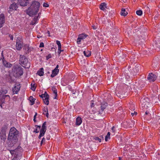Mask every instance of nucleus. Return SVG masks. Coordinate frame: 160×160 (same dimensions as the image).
Wrapping results in <instances>:
<instances>
[{
	"label": "nucleus",
	"mask_w": 160,
	"mask_h": 160,
	"mask_svg": "<svg viewBox=\"0 0 160 160\" xmlns=\"http://www.w3.org/2000/svg\"><path fill=\"white\" fill-rule=\"evenodd\" d=\"M18 131L14 127L11 128L8 138V139L9 141V147H12L17 142L18 140Z\"/></svg>",
	"instance_id": "obj_1"
},
{
	"label": "nucleus",
	"mask_w": 160,
	"mask_h": 160,
	"mask_svg": "<svg viewBox=\"0 0 160 160\" xmlns=\"http://www.w3.org/2000/svg\"><path fill=\"white\" fill-rule=\"evenodd\" d=\"M40 6V3L38 2H32L30 6L27 10V14L30 16L36 15L39 11Z\"/></svg>",
	"instance_id": "obj_2"
},
{
	"label": "nucleus",
	"mask_w": 160,
	"mask_h": 160,
	"mask_svg": "<svg viewBox=\"0 0 160 160\" xmlns=\"http://www.w3.org/2000/svg\"><path fill=\"white\" fill-rule=\"evenodd\" d=\"M12 70L16 77L21 76L23 74V68L20 66H14Z\"/></svg>",
	"instance_id": "obj_3"
},
{
	"label": "nucleus",
	"mask_w": 160,
	"mask_h": 160,
	"mask_svg": "<svg viewBox=\"0 0 160 160\" xmlns=\"http://www.w3.org/2000/svg\"><path fill=\"white\" fill-rule=\"evenodd\" d=\"M19 62L21 64L24 65V67H27V68H29L30 66V63L28 62V58L24 55H20Z\"/></svg>",
	"instance_id": "obj_4"
},
{
	"label": "nucleus",
	"mask_w": 160,
	"mask_h": 160,
	"mask_svg": "<svg viewBox=\"0 0 160 160\" xmlns=\"http://www.w3.org/2000/svg\"><path fill=\"white\" fill-rule=\"evenodd\" d=\"M31 2V0H18L19 4L22 7H25L29 5Z\"/></svg>",
	"instance_id": "obj_5"
},
{
	"label": "nucleus",
	"mask_w": 160,
	"mask_h": 160,
	"mask_svg": "<svg viewBox=\"0 0 160 160\" xmlns=\"http://www.w3.org/2000/svg\"><path fill=\"white\" fill-rule=\"evenodd\" d=\"M116 95L117 96L119 97L120 98H122L126 97L127 96L128 94L127 92L120 89L116 94Z\"/></svg>",
	"instance_id": "obj_6"
},
{
	"label": "nucleus",
	"mask_w": 160,
	"mask_h": 160,
	"mask_svg": "<svg viewBox=\"0 0 160 160\" xmlns=\"http://www.w3.org/2000/svg\"><path fill=\"white\" fill-rule=\"evenodd\" d=\"M6 98H8V100L9 101L10 98L9 95H3L1 98L0 99V106L2 108V104L5 103L6 101L5 100Z\"/></svg>",
	"instance_id": "obj_7"
},
{
	"label": "nucleus",
	"mask_w": 160,
	"mask_h": 160,
	"mask_svg": "<svg viewBox=\"0 0 160 160\" xmlns=\"http://www.w3.org/2000/svg\"><path fill=\"white\" fill-rule=\"evenodd\" d=\"M107 105L108 103L106 102H103L101 104V109L99 110L98 114L101 115L102 114L103 111L106 108Z\"/></svg>",
	"instance_id": "obj_8"
},
{
	"label": "nucleus",
	"mask_w": 160,
	"mask_h": 160,
	"mask_svg": "<svg viewBox=\"0 0 160 160\" xmlns=\"http://www.w3.org/2000/svg\"><path fill=\"white\" fill-rule=\"evenodd\" d=\"M157 77L156 75L151 73L149 74L148 75L147 79L149 80L150 82H154L156 79Z\"/></svg>",
	"instance_id": "obj_9"
},
{
	"label": "nucleus",
	"mask_w": 160,
	"mask_h": 160,
	"mask_svg": "<svg viewBox=\"0 0 160 160\" xmlns=\"http://www.w3.org/2000/svg\"><path fill=\"white\" fill-rule=\"evenodd\" d=\"M20 88V84H15V86L12 89V91L13 93H17L19 91Z\"/></svg>",
	"instance_id": "obj_10"
},
{
	"label": "nucleus",
	"mask_w": 160,
	"mask_h": 160,
	"mask_svg": "<svg viewBox=\"0 0 160 160\" xmlns=\"http://www.w3.org/2000/svg\"><path fill=\"white\" fill-rule=\"evenodd\" d=\"M15 150H17L15 152L16 156L18 157L21 155V152H22V148L20 146H18Z\"/></svg>",
	"instance_id": "obj_11"
},
{
	"label": "nucleus",
	"mask_w": 160,
	"mask_h": 160,
	"mask_svg": "<svg viewBox=\"0 0 160 160\" xmlns=\"http://www.w3.org/2000/svg\"><path fill=\"white\" fill-rule=\"evenodd\" d=\"M23 46V42L20 41H16V48L17 50H20Z\"/></svg>",
	"instance_id": "obj_12"
},
{
	"label": "nucleus",
	"mask_w": 160,
	"mask_h": 160,
	"mask_svg": "<svg viewBox=\"0 0 160 160\" xmlns=\"http://www.w3.org/2000/svg\"><path fill=\"white\" fill-rule=\"evenodd\" d=\"M18 8V4L15 2H13L9 7L10 9L12 10H16Z\"/></svg>",
	"instance_id": "obj_13"
},
{
	"label": "nucleus",
	"mask_w": 160,
	"mask_h": 160,
	"mask_svg": "<svg viewBox=\"0 0 160 160\" xmlns=\"http://www.w3.org/2000/svg\"><path fill=\"white\" fill-rule=\"evenodd\" d=\"M45 93H46V98L43 99L44 103L47 105H48L49 104V101L48 99L49 98V95L46 92H45Z\"/></svg>",
	"instance_id": "obj_14"
},
{
	"label": "nucleus",
	"mask_w": 160,
	"mask_h": 160,
	"mask_svg": "<svg viewBox=\"0 0 160 160\" xmlns=\"http://www.w3.org/2000/svg\"><path fill=\"white\" fill-rule=\"evenodd\" d=\"M82 121L81 118L80 117H78L76 119V125L77 126L80 125L82 123Z\"/></svg>",
	"instance_id": "obj_15"
},
{
	"label": "nucleus",
	"mask_w": 160,
	"mask_h": 160,
	"mask_svg": "<svg viewBox=\"0 0 160 160\" xmlns=\"http://www.w3.org/2000/svg\"><path fill=\"white\" fill-rule=\"evenodd\" d=\"M59 70H57L56 69H54L52 71V74L51 75L52 78H53L57 75L59 72Z\"/></svg>",
	"instance_id": "obj_16"
},
{
	"label": "nucleus",
	"mask_w": 160,
	"mask_h": 160,
	"mask_svg": "<svg viewBox=\"0 0 160 160\" xmlns=\"http://www.w3.org/2000/svg\"><path fill=\"white\" fill-rule=\"evenodd\" d=\"M1 142H4L6 139V134L0 133Z\"/></svg>",
	"instance_id": "obj_17"
},
{
	"label": "nucleus",
	"mask_w": 160,
	"mask_h": 160,
	"mask_svg": "<svg viewBox=\"0 0 160 160\" xmlns=\"http://www.w3.org/2000/svg\"><path fill=\"white\" fill-rule=\"evenodd\" d=\"M2 63L3 65L6 67H11L12 65L11 64L8 62L7 61L4 60H3Z\"/></svg>",
	"instance_id": "obj_18"
},
{
	"label": "nucleus",
	"mask_w": 160,
	"mask_h": 160,
	"mask_svg": "<svg viewBox=\"0 0 160 160\" xmlns=\"http://www.w3.org/2000/svg\"><path fill=\"white\" fill-rule=\"evenodd\" d=\"M7 128V126L6 125H4L1 128V130L0 133L6 134V132Z\"/></svg>",
	"instance_id": "obj_19"
},
{
	"label": "nucleus",
	"mask_w": 160,
	"mask_h": 160,
	"mask_svg": "<svg viewBox=\"0 0 160 160\" xmlns=\"http://www.w3.org/2000/svg\"><path fill=\"white\" fill-rule=\"evenodd\" d=\"M37 74L40 76H43L44 74L43 68H41L37 72Z\"/></svg>",
	"instance_id": "obj_20"
},
{
	"label": "nucleus",
	"mask_w": 160,
	"mask_h": 160,
	"mask_svg": "<svg viewBox=\"0 0 160 160\" xmlns=\"http://www.w3.org/2000/svg\"><path fill=\"white\" fill-rule=\"evenodd\" d=\"M2 23H5V17L3 14H1L0 15V22Z\"/></svg>",
	"instance_id": "obj_21"
},
{
	"label": "nucleus",
	"mask_w": 160,
	"mask_h": 160,
	"mask_svg": "<svg viewBox=\"0 0 160 160\" xmlns=\"http://www.w3.org/2000/svg\"><path fill=\"white\" fill-rule=\"evenodd\" d=\"M128 14V13L126 12V10L125 9L122 8L121 9V15L122 16H126Z\"/></svg>",
	"instance_id": "obj_22"
},
{
	"label": "nucleus",
	"mask_w": 160,
	"mask_h": 160,
	"mask_svg": "<svg viewBox=\"0 0 160 160\" xmlns=\"http://www.w3.org/2000/svg\"><path fill=\"white\" fill-rule=\"evenodd\" d=\"M43 113L46 115L47 118L48 117V108H44L43 109Z\"/></svg>",
	"instance_id": "obj_23"
},
{
	"label": "nucleus",
	"mask_w": 160,
	"mask_h": 160,
	"mask_svg": "<svg viewBox=\"0 0 160 160\" xmlns=\"http://www.w3.org/2000/svg\"><path fill=\"white\" fill-rule=\"evenodd\" d=\"M52 90L53 91V93L55 94V97L54 98V99H56V97L57 96V91L56 88L54 87H52Z\"/></svg>",
	"instance_id": "obj_24"
},
{
	"label": "nucleus",
	"mask_w": 160,
	"mask_h": 160,
	"mask_svg": "<svg viewBox=\"0 0 160 160\" xmlns=\"http://www.w3.org/2000/svg\"><path fill=\"white\" fill-rule=\"evenodd\" d=\"M83 54L84 55L87 57H89L91 55V52L88 50H87V51H84L83 52Z\"/></svg>",
	"instance_id": "obj_25"
},
{
	"label": "nucleus",
	"mask_w": 160,
	"mask_h": 160,
	"mask_svg": "<svg viewBox=\"0 0 160 160\" xmlns=\"http://www.w3.org/2000/svg\"><path fill=\"white\" fill-rule=\"evenodd\" d=\"M106 4L105 2L102 3L100 5V9L102 10H104L105 8H106Z\"/></svg>",
	"instance_id": "obj_26"
},
{
	"label": "nucleus",
	"mask_w": 160,
	"mask_h": 160,
	"mask_svg": "<svg viewBox=\"0 0 160 160\" xmlns=\"http://www.w3.org/2000/svg\"><path fill=\"white\" fill-rule=\"evenodd\" d=\"M88 36L86 34H80L79 35V39H81L82 40L86 38Z\"/></svg>",
	"instance_id": "obj_27"
},
{
	"label": "nucleus",
	"mask_w": 160,
	"mask_h": 160,
	"mask_svg": "<svg viewBox=\"0 0 160 160\" xmlns=\"http://www.w3.org/2000/svg\"><path fill=\"white\" fill-rule=\"evenodd\" d=\"M35 99H34L33 97L31 96L29 97V101L31 102V103L30 104L31 105H33L34 103V101Z\"/></svg>",
	"instance_id": "obj_28"
},
{
	"label": "nucleus",
	"mask_w": 160,
	"mask_h": 160,
	"mask_svg": "<svg viewBox=\"0 0 160 160\" xmlns=\"http://www.w3.org/2000/svg\"><path fill=\"white\" fill-rule=\"evenodd\" d=\"M46 122H44L42 124L41 129L46 130Z\"/></svg>",
	"instance_id": "obj_29"
},
{
	"label": "nucleus",
	"mask_w": 160,
	"mask_h": 160,
	"mask_svg": "<svg viewBox=\"0 0 160 160\" xmlns=\"http://www.w3.org/2000/svg\"><path fill=\"white\" fill-rule=\"evenodd\" d=\"M46 131V130L41 129L40 130V134L44 136V135L45 132Z\"/></svg>",
	"instance_id": "obj_30"
},
{
	"label": "nucleus",
	"mask_w": 160,
	"mask_h": 160,
	"mask_svg": "<svg viewBox=\"0 0 160 160\" xmlns=\"http://www.w3.org/2000/svg\"><path fill=\"white\" fill-rule=\"evenodd\" d=\"M96 141H98L99 142H101V138L98 137H95L93 138Z\"/></svg>",
	"instance_id": "obj_31"
},
{
	"label": "nucleus",
	"mask_w": 160,
	"mask_h": 160,
	"mask_svg": "<svg viewBox=\"0 0 160 160\" xmlns=\"http://www.w3.org/2000/svg\"><path fill=\"white\" fill-rule=\"evenodd\" d=\"M17 150H15V149L14 150H11L10 151V152L12 155H14L15 156H16L15 152Z\"/></svg>",
	"instance_id": "obj_32"
},
{
	"label": "nucleus",
	"mask_w": 160,
	"mask_h": 160,
	"mask_svg": "<svg viewBox=\"0 0 160 160\" xmlns=\"http://www.w3.org/2000/svg\"><path fill=\"white\" fill-rule=\"evenodd\" d=\"M56 43L58 46V48L59 49V48H61V45L60 42L59 41H56Z\"/></svg>",
	"instance_id": "obj_33"
},
{
	"label": "nucleus",
	"mask_w": 160,
	"mask_h": 160,
	"mask_svg": "<svg viewBox=\"0 0 160 160\" xmlns=\"http://www.w3.org/2000/svg\"><path fill=\"white\" fill-rule=\"evenodd\" d=\"M110 133L109 132H108L107 134L105 136V140L106 141H108V137L110 138Z\"/></svg>",
	"instance_id": "obj_34"
},
{
	"label": "nucleus",
	"mask_w": 160,
	"mask_h": 160,
	"mask_svg": "<svg viewBox=\"0 0 160 160\" xmlns=\"http://www.w3.org/2000/svg\"><path fill=\"white\" fill-rule=\"evenodd\" d=\"M136 13L138 15L140 16L142 14V11L140 10H138L136 11Z\"/></svg>",
	"instance_id": "obj_35"
},
{
	"label": "nucleus",
	"mask_w": 160,
	"mask_h": 160,
	"mask_svg": "<svg viewBox=\"0 0 160 160\" xmlns=\"http://www.w3.org/2000/svg\"><path fill=\"white\" fill-rule=\"evenodd\" d=\"M39 96L42 98L44 99L46 98V93H45V92L44 94H42L41 95H39Z\"/></svg>",
	"instance_id": "obj_36"
},
{
	"label": "nucleus",
	"mask_w": 160,
	"mask_h": 160,
	"mask_svg": "<svg viewBox=\"0 0 160 160\" xmlns=\"http://www.w3.org/2000/svg\"><path fill=\"white\" fill-rule=\"evenodd\" d=\"M31 89L33 91H35V89H36V87H35V84H33L32 85V83H31Z\"/></svg>",
	"instance_id": "obj_37"
},
{
	"label": "nucleus",
	"mask_w": 160,
	"mask_h": 160,
	"mask_svg": "<svg viewBox=\"0 0 160 160\" xmlns=\"http://www.w3.org/2000/svg\"><path fill=\"white\" fill-rule=\"evenodd\" d=\"M135 109L134 105L133 104H132L130 105L129 108V109L130 110H134Z\"/></svg>",
	"instance_id": "obj_38"
},
{
	"label": "nucleus",
	"mask_w": 160,
	"mask_h": 160,
	"mask_svg": "<svg viewBox=\"0 0 160 160\" xmlns=\"http://www.w3.org/2000/svg\"><path fill=\"white\" fill-rule=\"evenodd\" d=\"M0 54L1 56H0V61L2 60V61H3V60H4V58L3 54V51Z\"/></svg>",
	"instance_id": "obj_39"
},
{
	"label": "nucleus",
	"mask_w": 160,
	"mask_h": 160,
	"mask_svg": "<svg viewBox=\"0 0 160 160\" xmlns=\"http://www.w3.org/2000/svg\"><path fill=\"white\" fill-rule=\"evenodd\" d=\"M52 58V55L51 54H49L46 57V59L47 60H48L49 58Z\"/></svg>",
	"instance_id": "obj_40"
},
{
	"label": "nucleus",
	"mask_w": 160,
	"mask_h": 160,
	"mask_svg": "<svg viewBox=\"0 0 160 160\" xmlns=\"http://www.w3.org/2000/svg\"><path fill=\"white\" fill-rule=\"evenodd\" d=\"M63 50H61V48H59H59H58V55L59 56H60V55L61 53V52H62V51H63Z\"/></svg>",
	"instance_id": "obj_41"
},
{
	"label": "nucleus",
	"mask_w": 160,
	"mask_h": 160,
	"mask_svg": "<svg viewBox=\"0 0 160 160\" xmlns=\"http://www.w3.org/2000/svg\"><path fill=\"white\" fill-rule=\"evenodd\" d=\"M23 49L26 50H27V51H28L29 50V47L28 45H26L24 47Z\"/></svg>",
	"instance_id": "obj_42"
},
{
	"label": "nucleus",
	"mask_w": 160,
	"mask_h": 160,
	"mask_svg": "<svg viewBox=\"0 0 160 160\" xmlns=\"http://www.w3.org/2000/svg\"><path fill=\"white\" fill-rule=\"evenodd\" d=\"M1 91L2 92L3 95H4V94L6 93L7 92V91L6 90H2Z\"/></svg>",
	"instance_id": "obj_43"
},
{
	"label": "nucleus",
	"mask_w": 160,
	"mask_h": 160,
	"mask_svg": "<svg viewBox=\"0 0 160 160\" xmlns=\"http://www.w3.org/2000/svg\"><path fill=\"white\" fill-rule=\"evenodd\" d=\"M19 41L21 42H22V39L20 37H18L17 38V41Z\"/></svg>",
	"instance_id": "obj_44"
},
{
	"label": "nucleus",
	"mask_w": 160,
	"mask_h": 160,
	"mask_svg": "<svg viewBox=\"0 0 160 160\" xmlns=\"http://www.w3.org/2000/svg\"><path fill=\"white\" fill-rule=\"evenodd\" d=\"M45 138H43L41 142V145H42L43 143L45 142Z\"/></svg>",
	"instance_id": "obj_45"
},
{
	"label": "nucleus",
	"mask_w": 160,
	"mask_h": 160,
	"mask_svg": "<svg viewBox=\"0 0 160 160\" xmlns=\"http://www.w3.org/2000/svg\"><path fill=\"white\" fill-rule=\"evenodd\" d=\"M43 7H49V5L47 3H44L43 4Z\"/></svg>",
	"instance_id": "obj_46"
},
{
	"label": "nucleus",
	"mask_w": 160,
	"mask_h": 160,
	"mask_svg": "<svg viewBox=\"0 0 160 160\" xmlns=\"http://www.w3.org/2000/svg\"><path fill=\"white\" fill-rule=\"evenodd\" d=\"M82 39H79V37L78 38L77 40V43L79 44L80 43V42H81V40Z\"/></svg>",
	"instance_id": "obj_47"
},
{
	"label": "nucleus",
	"mask_w": 160,
	"mask_h": 160,
	"mask_svg": "<svg viewBox=\"0 0 160 160\" xmlns=\"http://www.w3.org/2000/svg\"><path fill=\"white\" fill-rule=\"evenodd\" d=\"M33 132H35V133H38L39 132V130H38V128H36V129L33 131Z\"/></svg>",
	"instance_id": "obj_48"
},
{
	"label": "nucleus",
	"mask_w": 160,
	"mask_h": 160,
	"mask_svg": "<svg viewBox=\"0 0 160 160\" xmlns=\"http://www.w3.org/2000/svg\"><path fill=\"white\" fill-rule=\"evenodd\" d=\"M44 43L43 42H41L40 43V44L39 45L40 47H44Z\"/></svg>",
	"instance_id": "obj_49"
},
{
	"label": "nucleus",
	"mask_w": 160,
	"mask_h": 160,
	"mask_svg": "<svg viewBox=\"0 0 160 160\" xmlns=\"http://www.w3.org/2000/svg\"><path fill=\"white\" fill-rule=\"evenodd\" d=\"M145 99H146V100L148 99V98H144L143 99L142 98L140 100L141 102H144L145 103V102H144V100H145Z\"/></svg>",
	"instance_id": "obj_50"
},
{
	"label": "nucleus",
	"mask_w": 160,
	"mask_h": 160,
	"mask_svg": "<svg viewBox=\"0 0 160 160\" xmlns=\"http://www.w3.org/2000/svg\"><path fill=\"white\" fill-rule=\"evenodd\" d=\"M137 114V113L135 112H134V113L132 112L131 114L132 116H133L134 115H136Z\"/></svg>",
	"instance_id": "obj_51"
},
{
	"label": "nucleus",
	"mask_w": 160,
	"mask_h": 160,
	"mask_svg": "<svg viewBox=\"0 0 160 160\" xmlns=\"http://www.w3.org/2000/svg\"><path fill=\"white\" fill-rule=\"evenodd\" d=\"M38 17H35L33 19V20L34 22H36L37 19H38Z\"/></svg>",
	"instance_id": "obj_52"
},
{
	"label": "nucleus",
	"mask_w": 160,
	"mask_h": 160,
	"mask_svg": "<svg viewBox=\"0 0 160 160\" xmlns=\"http://www.w3.org/2000/svg\"><path fill=\"white\" fill-rule=\"evenodd\" d=\"M9 37L10 38V39L12 40H13V36L12 35H11V34L9 35Z\"/></svg>",
	"instance_id": "obj_53"
},
{
	"label": "nucleus",
	"mask_w": 160,
	"mask_h": 160,
	"mask_svg": "<svg viewBox=\"0 0 160 160\" xmlns=\"http://www.w3.org/2000/svg\"><path fill=\"white\" fill-rule=\"evenodd\" d=\"M18 157H17L16 156H15L12 159V160H18L17 159V158Z\"/></svg>",
	"instance_id": "obj_54"
},
{
	"label": "nucleus",
	"mask_w": 160,
	"mask_h": 160,
	"mask_svg": "<svg viewBox=\"0 0 160 160\" xmlns=\"http://www.w3.org/2000/svg\"><path fill=\"white\" fill-rule=\"evenodd\" d=\"M91 107H93L94 106V103L93 102H91Z\"/></svg>",
	"instance_id": "obj_55"
},
{
	"label": "nucleus",
	"mask_w": 160,
	"mask_h": 160,
	"mask_svg": "<svg viewBox=\"0 0 160 160\" xmlns=\"http://www.w3.org/2000/svg\"><path fill=\"white\" fill-rule=\"evenodd\" d=\"M92 27L93 28L94 30H95L97 28V27L95 25L92 26Z\"/></svg>",
	"instance_id": "obj_56"
},
{
	"label": "nucleus",
	"mask_w": 160,
	"mask_h": 160,
	"mask_svg": "<svg viewBox=\"0 0 160 160\" xmlns=\"http://www.w3.org/2000/svg\"><path fill=\"white\" fill-rule=\"evenodd\" d=\"M4 23H2V22H0V28H2L3 26V24Z\"/></svg>",
	"instance_id": "obj_57"
},
{
	"label": "nucleus",
	"mask_w": 160,
	"mask_h": 160,
	"mask_svg": "<svg viewBox=\"0 0 160 160\" xmlns=\"http://www.w3.org/2000/svg\"><path fill=\"white\" fill-rule=\"evenodd\" d=\"M35 127L38 128H39V130L40 129V128H41V126H38V125H35Z\"/></svg>",
	"instance_id": "obj_58"
},
{
	"label": "nucleus",
	"mask_w": 160,
	"mask_h": 160,
	"mask_svg": "<svg viewBox=\"0 0 160 160\" xmlns=\"http://www.w3.org/2000/svg\"><path fill=\"white\" fill-rule=\"evenodd\" d=\"M99 137L101 138V140L102 139V140H104L103 137H102V136H100Z\"/></svg>",
	"instance_id": "obj_59"
},
{
	"label": "nucleus",
	"mask_w": 160,
	"mask_h": 160,
	"mask_svg": "<svg viewBox=\"0 0 160 160\" xmlns=\"http://www.w3.org/2000/svg\"><path fill=\"white\" fill-rule=\"evenodd\" d=\"M149 112L148 111H146L145 112V114L146 115H148L149 114Z\"/></svg>",
	"instance_id": "obj_60"
},
{
	"label": "nucleus",
	"mask_w": 160,
	"mask_h": 160,
	"mask_svg": "<svg viewBox=\"0 0 160 160\" xmlns=\"http://www.w3.org/2000/svg\"><path fill=\"white\" fill-rule=\"evenodd\" d=\"M115 128V127L114 126H113L112 128V131H113V132H114L115 131V130L114 129Z\"/></svg>",
	"instance_id": "obj_61"
},
{
	"label": "nucleus",
	"mask_w": 160,
	"mask_h": 160,
	"mask_svg": "<svg viewBox=\"0 0 160 160\" xmlns=\"http://www.w3.org/2000/svg\"><path fill=\"white\" fill-rule=\"evenodd\" d=\"M58 65H57V66H56V67L55 68V69H56L57 70H59V69H58Z\"/></svg>",
	"instance_id": "obj_62"
},
{
	"label": "nucleus",
	"mask_w": 160,
	"mask_h": 160,
	"mask_svg": "<svg viewBox=\"0 0 160 160\" xmlns=\"http://www.w3.org/2000/svg\"><path fill=\"white\" fill-rule=\"evenodd\" d=\"M37 112H36L35 115L34 116V118H36V116H37Z\"/></svg>",
	"instance_id": "obj_63"
},
{
	"label": "nucleus",
	"mask_w": 160,
	"mask_h": 160,
	"mask_svg": "<svg viewBox=\"0 0 160 160\" xmlns=\"http://www.w3.org/2000/svg\"><path fill=\"white\" fill-rule=\"evenodd\" d=\"M43 136L42 135H41V134H39V136H38V138L40 139V138L42 137V136Z\"/></svg>",
	"instance_id": "obj_64"
}]
</instances>
